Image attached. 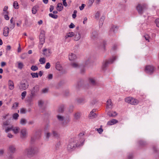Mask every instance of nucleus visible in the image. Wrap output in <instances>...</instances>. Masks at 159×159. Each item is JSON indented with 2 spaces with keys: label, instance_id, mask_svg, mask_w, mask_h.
I'll use <instances>...</instances> for the list:
<instances>
[{
  "label": "nucleus",
  "instance_id": "nucleus-5",
  "mask_svg": "<svg viewBox=\"0 0 159 159\" xmlns=\"http://www.w3.org/2000/svg\"><path fill=\"white\" fill-rule=\"evenodd\" d=\"M126 102L132 105H137L139 103L138 100L132 97H128L125 98Z\"/></svg>",
  "mask_w": 159,
  "mask_h": 159
},
{
  "label": "nucleus",
  "instance_id": "nucleus-34",
  "mask_svg": "<svg viewBox=\"0 0 159 159\" xmlns=\"http://www.w3.org/2000/svg\"><path fill=\"white\" fill-rule=\"evenodd\" d=\"M49 16L50 17L55 19H57L58 17L57 15H54L52 13H49Z\"/></svg>",
  "mask_w": 159,
  "mask_h": 159
},
{
  "label": "nucleus",
  "instance_id": "nucleus-54",
  "mask_svg": "<svg viewBox=\"0 0 159 159\" xmlns=\"http://www.w3.org/2000/svg\"><path fill=\"white\" fill-rule=\"evenodd\" d=\"M48 78L49 80H51L53 78V75L52 74H50L48 75Z\"/></svg>",
  "mask_w": 159,
  "mask_h": 159
},
{
  "label": "nucleus",
  "instance_id": "nucleus-52",
  "mask_svg": "<svg viewBox=\"0 0 159 159\" xmlns=\"http://www.w3.org/2000/svg\"><path fill=\"white\" fill-rule=\"evenodd\" d=\"M155 23L156 24L157 26L159 27V19H156L155 21Z\"/></svg>",
  "mask_w": 159,
  "mask_h": 159
},
{
  "label": "nucleus",
  "instance_id": "nucleus-33",
  "mask_svg": "<svg viewBox=\"0 0 159 159\" xmlns=\"http://www.w3.org/2000/svg\"><path fill=\"white\" fill-rule=\"evenodd\" d=\"M32 77L34 78H38L39 77L38 74L37 73H31Z\"/></svg>",
  "mask_w": 159,
  "mask_h": 159
},
{
  "label": "nucleus",
  "instance_id": "nucleus-22",
  "mask_svg": "<svg viewBox=\"0 0 159 159\" xmlns=\"http://www.w3.org/2000/svg\"><path fill=\"white\" fill-rule=\"evenodd\" d=\"M76 58L75 55V54L71 53V55H69V58L70 60L72 61L75 59Z\"/></svg>",
  "mask_w": 159,
  "mask_h": 159
},
{
  "label": "nucleus",
  "instance_id": "nucleus-64",
  "mask_svg": "<svg viewBox=\"0 0 159 159\" xmlns=\"http://www.w3.org/2000/svg\"><path fill=\"white\" fill-rule=\"evenodd\" d=\"M94 2V0H89L88 3L91 6Z\"/></svg>",
  "mask_w": 159,
  "mask_h": 159
},
{
  "label": "nucleus",
  "instance_id": "nucleus-10",
  "mask_svg": "<svg viewBox=\"0 0 159 159\" xmlns=\"http://www.w3.org/2000/svg\"><path fill=\"white\" fill-rule=\"evenodd\" d=\"M43 54L46 57H49L51 54V52L50 49L45 48L43 50Z\"/></svg>",
  "mask_w": 159,
  "mask_h": 159
},
{
  "label": "nucleus",
  "instance_id": "nucleus-59",
  "mask_svg": "<svg viewBox=\"0 0 159 159\" xmlns=\"http://www.w3.org/2000/svg\"><path fill=\"white\" fill-rule=\"evenodd\" d=\"M11 49V47L10 45H8L7 46L6 50L7 51H10Z\"/></svg>",
  "mask_w": 159,
  "mask_h": 159
},
{
  "label": "nucleus",
  "instance_id": "nucleus-47",
  "mask_svg": "<svg viewBox=\"0 0 159 159\" xmlns=\"http://www.w3.org/2000/svg\"><path fill=\"white\" fill-rule=\"evenodd\" d=\"M66 120H67V122H65V121H64L63 123H62V124L63 125H66L70 121V119L69 118H68L67 119H66Z\"/></svg>",
  "mask_w": 159,
  "mask_h": 159
},
{
  "label": "nucleus",
  "instance_id": "nucleus-45",
  "mask_svg": "<svg viewBox=\"0 0 159 159\" xmlns=\"http://www.w3.org/2000/svg\"><path fill=\"white\" fill-rule=\"evenodd\" d=\"M89 81L93 85H94L95 84L94 80L92 78H90L89 79Z\"/></svg>",
  "mask_w": 159,
  "mask_h": 159
},
{
  "label": "nucleus",
  "instance_id": "nucleus-55",
  "mask_svg": "<svg viewBox=\"0 0 159 159\" xmlns=\"http://www.w3.org/2000/svg\"><path fill=\"white\" fill-rule=\"evenodd\" d=\"M84 101V100L83 99H80L77 100V102L78 103H82Z\"/></svg>",
  "mask_w": 159,
  "mask_h": 159
},
{
  "label": "nucleus",
  "instance_id": "nucleus-46",
  "mask_svg": "<svg viewBox=\"0 0 159 159\" xmlns=\"http://www.w3.org/2000/svg\"><path fill=\"white\" fill-rule=\"evenodd\" d=\"M52 135L53 136L56 137H57L58 136V134L57 132L54 131H52Z\"/></svg>",
  "mask_w": 159,
  "mask_h": 159
},
{
  "label": "nucleus",
  "instance_id": "nucleus-56",
  "mask_svg": "<svg viewBox=\"0 0 159 159\" xmlns=\"http://www.w3.org/2000/svg\"><path fill=\"white\" fill-rule=\"evenodd\" d=\"M63 2V5L65 6L66 7L67 6V4L66 2V0H62Z\"/></svg>",
  "mask_w": 159,
  "mask_h": 159
},
{
  "label": "nucleus",
  "instance_id": "nucleus-4",
  "mask_svg": "<svg viewBox=\"0 0 159 159\" xmlns=\"http://www.w3.org/2000/svg\"><path fill=\"white\" fill-rule=\"evenodd\" d=\"M147 8V5L145 4H138L136 7L138 13L140 15H142L143 11Z\"/></svg>",
  "mask_w": 159,
  "mask_h": 159
},
{
  "label": "nucleus",
  "instance_id": "nucleus-13",
  "mask_svg": "<svg viewBox=\"0 0 159 159\" xmlns=\"http://www.w3.org/2000/svg\"><path fill=\"white\" fill-rule=\"evenodd\" d=\"M8 85L9 89L12 90L14 88V86L13 82L12 81L9 80L8 81Z\"/></svg>",
  "mask_w": 159,
  "mask_h": 159
},
{
  "label": "nucleus",
  "instance_id": "nucleus-30",
  "mask_svg": "<svg viewBox=\"0 0 159 159\" xmlns=\"http://www.w3.org/2000/svg\"><path fill=\"white\" fill-rule=\"evenodd\" d=\"M13 6L16 9H17L19 8V5L16 1H15L13 4Z\"/></svg>",
  "mask_w": 159,
  "mask_h": 159
},
{
  "label": "nucleus",
  "instance_id": "nucleus-3",
  "mask_svg": "<svg viewBox=\"0 0 159 159\" xmlns=\"http://www.w3.org/2000/svg\"><path fill=\"white\" fill-rule=\"evenodd\" d=\"M116 56H113L112 58L109 59V60H106L104 61L102 63V68L104 69L107 67L109 64L112 63L116 60Z\"/></svg>",
  "mask_w": 159,
  "mask_h": 159
},
{
  "label": "nucleus",
  "instance_id": "nucleus-63",
  "mask_svg": "<svg viewBox=\"0 0 159 159\" xmlns=\"http://www.w3.org/2000/svg\"><path fill=\"white\" fill-rule=\"evenodd\" d=\"M27 55V53H24L22 55L21 58L23 59H24L25 58Z\"/></svg>",
  "mask_w": 159,
  "mask_h": 159
},
{
  "label": "nucleus",
  "instance_id": "nucleus-2",
  "mask_svg": "<svg viewBox=\"0 0 159 159\" xmlns=\"http://www.w3.org/2000/svg\"><path fill=\"white\" fill-rule=\"evenodd\" d=\"M39 152L38 149L36 147H30L25 150V152L29 157L33 156Z\"/></svg>",
  "mask_w": 159,
  "mask_h": 159
},
{
  "label": "nucleus",
  "instance_id": "nucleus-61",
  "mask_svg": "<svg viewBox=\"0 0 159 159\" xmlns=\"http://www.w3.org/2000/svg\"><path fill=\"white\" fill-rule=\"evenodd\" d=\"M54 9V6L53 5H51L50 6L49 11L50 12H52Z\"/></svg>",
  "mask_w": 159,
  "mask_h": 159
},
{
  "label": "nucleus",
  "instance_id": "nucleus-17",
  "mask_svg": "<svg viewBox=\"0 0 159 159\" xmlns=\"http://www.w3.org/2000/svg\"><path fill=\"white\" fill-rule=\"evenodd\" d=\"M98 37V34L96 31L93 30L92 33V38L93 39H95Z\"/></svg>",
  "mask_w": 159,
  "mask_h": 159
},
{
  "label": "nucleus",
  "instance_id": "nucleus-48",
  "mask_svg": "<svg viewBox=\"0 0 159 159\" xmlns=\"http://www.w3.org/2000/svg\"><path fill=\"white\" fill-rule=\"evenodd\" d=\"M26 110L24 108H22L20 109V113L25 114L26 113Z\"/></svg>",
  "mask_w": 159,
  "mask_h": 159
},
{
  "label": "nucleus",
  "instance_id": "nucleus-57",
  "mask_svg": "<svg viewBox=\"0 0 159 159\" xmlns=\"http://www.w3.org/2000/svg\"><path fill=\"white\" fill-rule=\"evenodd\" d=\"M69 26L70 28L72 29L75 27V25L73 23H71Z\"/></svg>",
  "mask_w": 159,
  "mask_h": 159
},
{
  "label": "nucleus",
  "instance_id": "nucleus-53",
  "mask_svg": "<svg viewBox=\"0 0 159 159\" xmlns=\"http://www.w3.org/2000/svg\"><path fill=\"white\" fill-rule=\"evenodd\" d=\"M85 6V5L84 4H82L81 6H80L79 8L80 10H83L84 7Z\"/></svg>",
  "mask_w": 159,
  "mask_h": 159
},
{
  "label": "nucleus",
  "instance_id": "nucleus-25",
  "mask_svg": "<svg viewBox=\"0 0 159 159\" xmlns=\"http://www.w3.org/2000/svg\"><path fill=\"white\" fill-rule=\"evenodd\" d=\"M105 16H102L101 18L99 20V23L100 24H99V27L102 26V24L103 23V21H104V20L105 19Z\"/></svg>",
  "mask_w": 159,
  "mask_h": 159
},
{
  "label": "nucleus",
  "instance_id": "nucleus-35",
  "mask_svg": "<svg viewBox=\"0 0 159 159\" xmlns=\"http://www.w3.org/2000/svg\"><path fill=\"white\" fill-rule=\"evenodd\" d=\"M39 61L40 62L41 64H43L45 63V59L44 58H41L39 59Z\"/></svg>",
  "mask_w": 159,
  "mask_h": 159
},
{
  "label": "nucleus",
  "instance_id": "nucleus-58",
  "mask_svg": "<svg viewBox=\"0 0 159 159\" xmlns=\"http://www.w3.org/2000/svg\"><path fill=\"white\" fill-rule=\"evenodd\" d=\"M48 92V89L47 88H45L44 89L42 90V92L43 93H47Z\"/></svg>",
  "mask_w": 159,
  "mask_h": 159
},
{
  "label": "nucleus",
  "instance_id": "nucleus-16",
  "mask_svg": "<svg viewBox=\"0 0 159 159\" xmlns=\"http://www.w3.org/2000/svg\"><path fill=\"white\" fill-rule=\"evenodd\" d=\"M95 110V109H93L92 111H91L89 116V117L90 119H93L96 117L97 116L96 115V113H94Z\"/></svg>",
  "mask_w": 159,
  "mask_h": 159
},
{
  "label": "nucleus",
  "instance_id": "nucleus-27",
  "mask_svg": "<svg viewBox=\"0 0 159 159\" xmlns=\"http://www.w3.org/2000/svg\"><path fill=\"white\" fill-rule=\"evenodd\" d=\"M39 8V6H36L33 7L32 9V11L33 14H34L36 13L37 11V9Z\"/></svg>",
  "mask_w": 159,
  "mask_h": 159
},
{
  "label": "nucleus",
  "instance_id": "nucleus-51",
  "mask_svg": "<svg viewBox=\"0 0 159 159\" xmlns=\"http://www.w3.org/2000/svg\"><path fill=\"white\" fill-rule=\"evenodd\" d=\"M72 66L75 68H77L78 67V64L75 63H73L71 64Z\"/></svg>",
  "mask_w": 159,
  "mask_h": 159
},
{
  "label": "nucleus",
  "instance_id": "nucleus-28",
  "mask_svg": "<svg viewBox=\"0 0 159 159\" xmlns=\"http://www.w3.org/2000/svg\"><path fill=\"white\" fill-rule=\"evenodd\" d=\"M64 105H61L59 108L58 111L59 113H62L64 111Z\"/></svg>",
  "mask_w": 159,
  "mask_h": 159
},
{
  "label": "nucleus",
  "instance_id": "nucleus-37",
  "mask_svg": "<svg viewBox=\"0 0 159 159\" xmlns=\"http://www.w3.org/2000/svg\"><path fill=\"white\" fill-rule=\"evenodd\" d=\"M27 121L25 119H21L20 120V124L22 125H25Z\"/></svg>",
  "mask_w": 159,
  "mask_h": 159
},
{
  "label": "nucleus",
  "instance_id": "nucleus-62",
  "mask_svg": "<svg viewBox=\"0 0 159 159\" xmlns=\"http://www.w3.org/2000/svg\"><path fill=\"white\" fill-rule=\"evenodd\" d=\"M100 16V12L99 11H98L95 15V17L96 18H99V16Z\"/></svg>",
  "mask_w": 159,
  "mask_h": 159
},
{
  "label": "nucleus",
  "instance_id": "nucleus-12",
  "mask_svg": "<svg viewBox=\"0 0 159 159\" xmlns=\"http://www.w3.org/2000/svg\"><path fill=\"white\" fill-rule=\"evenodd\" d=\"M118 27L116 26L112 25L109 31V34L111 35V32L113 31L114 33H115L118 30Z\"/></svg>",
  "mask_w": 159,
  "mask_h": 159
},
{
  "label": "nucleus",
  "instance_id": "nucleus-41",
  "mask_svg": "<svg viewBox=\"0 0 159 159\" xmlns=\"http://www.w3.org/2000/svg\"><path fill=\"white\" fill-rule=\"evenodd\" d=\"M95 130H97L98 133L100 134H102L103 131V129L101 128L98 129L96 128L95 129Z\"/></svg>",
  "mask_w": 159,
  "mask_h": 159
},
{
  "label": "nucleus",
  "instance_id": "nucleus-38",
  "mask_svg": "<svg viewBox=\"0 0 159 159\" xmlns=\"http://www.w3.org/2000/svg\"><path fill=\"white\" fill-rule=\"evenodd\" d=\"M143 37H144L146 40L148 42H149V39H150V37L148 35L146 34L144 35Z\"/></svg>",
  "mask_w": 159,
  "mask_h": 159
},
{
  "label": "nucleus",
  "instance_id": "nucleus-42",
  "mask_svg": "<svg viewBox=\"0 0 159 159\" xmlns=\"http://www.w3.org/2000/svg\"><path fill=\"white\" fill-rule=\"evenodd\" d=\"M107 115L110 117H114L116 116V115H114L111 112H108L107 113Z\"/></svg>",
  "mask_w": 159,
  "mask_h": 159
},
{
  "label": "nucleus",
  "instance_id": "nucleus-40",
  "mask_svg": "<svg viewBox=\"0 0 159 159\" xmlns=\"http://www.w3.org/2000/svg\"><path fill=\"white\" fill-rule=\"evenodd\" d=\"M26 92L25 91H24L22 93L21 95L22 96L21 99H24L26 95Z\"/></svg>",
  "mask_w": 159,
  "mask_h": 159
},
{
  "label": "nucleus",
  "instance_id": "nucleus-44",
  "mask_svg": "<svg viewBox=\"0 0 159 159\" xmlns=\"http://www.w3.org/2000/svg\"><path fill=\"white\" fill-rule=\"evenodd\" d=\"M15 26V23L11 24L9 26V28L10 30H12L14 29Z\"/></svg>",
  "mask_w": 159,
  "mask_h": 159
},
{
  "label": "nucleus",
  "instance_id": "nucleus-32",
  "mask_svg": "<svg viewBox=\"0 0 159 159\" xmlns=\"http://www.w3.org/2000/svg\"><path fill=\"white\" fill-rule=\"evenodd\" d=\"M8 9V7L7 6H5L3 9V14H8V12L7 11Z\"/></svg>",
  "mask_w": 159,
  "mask_h": 159
},
{
  "label": "nucleus",
  "instance_id": "nucleus-19",
  "mask_svg": "<svg viewBox=\"0 0 159 159\" xmlns=\"http://www.w3.org/2000/svg\"><path fill=\"white\" fill-rule=\"evenodd\" d=\"M56 69L58 70H61L62 69V66L59 62L58 61L56 62Z\"/></svg>",
  "mask_w": 159,
  "mask_h": 159
},
{
  "label": "nucleus",
  "instance_id": "nucleus-39",
  "mask_svg": "<svg viewBox=\"0 0 159 159\" xmlns=\"http://www.w3.org/2000/svg\"><path fill=\"white\" fill-rule=\"evenodd\" d=\"M57 117L58 119L60 121H62L64 120V118L61 116L57 115Z\"/></svg>",
  "mask_w": 159,
  "mask_h": 159
},
{
  "label": "nucleus",
  "instance_id": "nucleus-43",
  "mask_svg": "<svg viewBox=\"0 0 159 159\" xmlns=\"http://www.w3.org/2000/svg\"><path fill=\"white\" fill-rule=\"evenodd\" d=\"M19 116L18 114L16 113H15L13 115V118L15 120H16L17 119Z\"/></svg>",
  "mask_w": 159,
  "mask_h": 159
},
{
  "label": "nucleus",
  "instance_id": "nucleus-20",
  "mask_svg": "<svg viewBox=\"0 0 159 159\" xmlns=\"http://www.w3.org/2000/svg\"><path fill=\"white\" fill-rule=\"evenodd\" d=\"M81 116V113L79 112H77L74 115V117L76 120L79 119Z\"/></svg>",
  "mask_w": 159,
  "mask_h": 159
},
{
  "label": "nucleus",
  "instance_id": "nucleus-6",
  "mask_svg": "<svg viewBox=\"0 0 159 159\" xmlns=\"http://www.w3.org/2000/svg\"><path fill=\"white\" fill-rule=\"evenodd\" d=\"M155 69L152 66L147 65L145 67V71L147 73L150 75L153 73Z\"/></svg>",
  "mask_w": 159,
  "mask_h": 159
},
{
  "label": "nucleus",
  "instance_id": "nucleus-14",
  "mask_svg": "<svg viewBox=\"0 0 159 159\" xmlns=\"http://www.w3.org/2000/svg\"><path fill=\"white\" fill-rule=\"evenodd\" d=\"M112 103L110 99L107 100V102L106 107L107 108H112Z\"/></svg>",
  "mask_w": 159,
  "mask_h": 159
},
{
  "label": "nucleus",
  "instance_id": "nucleus-21",
  "mask_svg": "<svg viewBox=\"0 0 159 159\" xmlns=\"http://www.w3.org/2000/svg\"><path fill=\"white\" fill-rule=\"evenodd\" d=\"M9 151L12 153H14L16 152V148L13 146H10L9 148Z\"/></svg>",
  "mask_w": 159,
  "mask_h": 159
},
{
  "label": "nucleus",
  "instance_id": "nucleus-50",
  "mask_svg": "<svg viewBox=\"0 0 159 159\" xmlns=\"http://www.w3.org/2000/svg\"><path fill=\"white\" fill-rule=\"evenodd\" d=\"M8 14H3L4 15V18L6 20H8L9 19V17L8 16Z\"/></svg>",
  "mask_w": 159,
  "mask_h": 159
},
{
  "label": "nucleus",
  "instance_id": "nucleus-7",
  "mask_svg": "<svg viewBox=\"0 0 159 159\" xmlns=\"http://www.w3.org/2000/svg\"><path fill=\"white\" fill-rule=\"evenodd\" d=\"M40 43L43 45L45 42V33L44 31H41L39 35Z\"/></svg>",
  "mask_w": 159,
  "mask_h": 159
},
{
  "label": "nucleus",
  "instance_id": "nucleus-15",
  "mask_svg": "<svg viewBox=\"0 0 159 159\" xmlns=\"http://www.w3.org/2000/svg\"><path fill=\"white\" fill-rule=\"evenodd\" d=\"M118 122V121L114 119H113L111 120L108 121L107 123V125H111Z\"/></svg>",
  "mask_w": 159,
  "mask_h": 159
},
{
  "label": "nucleus",
  "instance_id": "nucleus-49",
  "mask_svg": "<svg viewBox=\"0 0 159 159\" xmlns=\"http://www.w3.org/2000/svg\"><path fill=\"white\" fill-rule=\"evenodd\" d=\"M50 67V64L49 62H48L46 63L45 66V68L47 69H49Z\"/></svg>",
  "mask_w": 159,
  "mask_h": 159
},
{
  "label": "nucleus",
  "instance_id": "nucleus-24",
  "mask_svg": "<svg viewBox=\"0 0 159 159\" xmlns=\"http://www.w3.org/2000/svg\"><path fill=\"white\" fill-rule=\"evenodd\" d=\"M74 35V40L75 41H78L80 38V34L79 33L76 34Z\"/></svg>",
  "mask_w": 159,
  "mask_h": 159
},
{
  "label": "nucleus",
  "instance_id": "nucleus-9",
  "mask_svg": "<svg viewBox=\"0 0 159 159\" xmlns=\"http://www.w3.org/2000/svg\"><path fill=\"white\" fill-rule=\"evenodd\" d=\"M24 83L20 84V89L25 90L29 86L28 82L26 80H24Z\"/></svg>",
  "mask_w": 159,
  "mask_h": 159
},
{
  "label": "nucleus",
  "instance_id": "nucleus-1",
  "mask_svg": "<svg viewBox=\"0 0 159 159\" xmlns=\"http://www.w3.org/2000/svg\"><path fill=\"white\" fill-rule=\"evenodd\" d=\"M80 143L79 142V139L77 138L74 139L68 145L67 149L68 151L71 152L74 150L76 147L80 146Z\"/></svg>",
  "mask_w": 159,
  "mask_h": 159
},
{
  "label": "nucleus",
  "instance_id": "nucleus-29",
  "mask_svg": "<svg viewBox=\"0 0 159 159\" xmlns=\"http://www.w3.org/2000/svg\"><path fill=\"white\" fill-rule=\"evenodd\" d=\"M12 130L15 134H17L19 132V128L18 127H15L12 129Z\"/></svg>",
  "mask_w": 159,
  "mask_h": 159
},
{
  "label": "nucleus",
  "instance_id": "nucleus-11",
  "mask_svg": "<svg viewBox=\"0 0 159 159\" xmlns=\"http://www.w3.org/2000/svg\"><path fill=\"white\" fill-rule=\"evenodd\" d=\"M9 33V28L7 26H5L3 29V34L5 37H7Z\"/></svg>",
  "mask_w": 159,
  "mask_h": 159
},
{
  "label": "nucleus",
  "instance_id": "nucleus-31",
  "mask_svg": "<svg viewBox=\"0 0 159 159\" xmlns=\"http://www.w3.org/2000/svg\"><path fill=\"white\" fill-rule=\"evenodd\" d=\"M12 126H11L9 127H7L5 129V132L7 133H8L10 131L11 129L12 130Z\"/></svg>",
  "mask_w": 159,
  "mask_h": 159
},
{
  "label": "nucleus",
  "instance_id": "nucleus-36",
  "mask_svg": "<svg viewBox=\"0 0 159 159\" xmlns=\"http://www.w3.org/2000/svg\"><path fill=\"white\" fill-rule=\"evenodd\" d=\"M38 69V67L36 66L33 65L31 67V70L33 71H35Z\"/></svg>",
  "mask_w": 159,
  "mask_h": 159
},
{
  "label": "nucleus",
  "instance_id": "nucleus-8",
  "mask_svg": "<svg viewBox=\"0 0 159 159\" xmlns=\"http://www.w3.org/2000/svg\"><path fill=\"white\" fill-rule=\"evenodd\" d=\"M27 131L25 128L22 129L20 131V138L22 139L25 138L27 137Z\"/></svg>",
  "mask_w": 159,
  "mask_h": 159
},
{
  "label": "nucleus",
  "instance_id": "nucleus-60",
  "mask_svg": "<svg viewBox=\"0 0 159 159\" xmlns=\"http://www.w3.org/2000/svg\"><path fill=\"white\" fill-rule=\"evenodd\" d=\"M50 136V134L49 133H47L46 134V138L47 140H48Z\"/></svg>",
  "mask_w": 159,
  "mask_h": 159
},
{
  "label": "nucleus",
  "instance_id": "nucleus-26",
  "mask_svg": "<svg viewBox=\"0 0 159 159\" xmlns=\"http://www.w3.org/2000/svg\"><path fill=\"white\" fill-rule=\"evenodd\" d=\"M38 105L40 107L42 108L43 107H44L45 106L44 105V102L42 100L39 101L38 102Z\"/></svg>",
  "mask_w": 159,
  "mask_h": 159
},
{
  "label": "nucleus",
  "instance_id": "nucleus-18",
  "mask_svg": "<svg viewBox=\"0 0 159 159\" xmlns=\"http://www.w3.org/2000/svg\"><path fill=\"white\" fill-rule=\"evenodd\" d=\"M63 8V7L62 5V4L61 3H58L57 7V10L59 11H61Z\"/></svg>",
  "mask_w": 159,
  "mask_h": 159
},
{
  "label": "nucleus",
  "instance_id": "nucleus-23",
  "mask_svg": "<svg viewBox=\"0 0 159 159\" xmlns=\"http://www.w3.org/2000/svg\"><path fill=\"white\" fill-rule=\"evenodd\" d=\"M75 35V34L73 32H70L67 33L65 36L66 39H67L68 37H71Z\"/></svg>",
  "mask_w": 159,
  "mask_h": 159
}]
</instances>
